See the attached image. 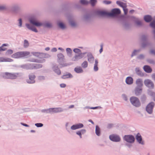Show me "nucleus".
I'll return each mask as SVG.
<instances>
[{"mask_svg":"<svg viewBox=\"0 0 155 155\" xmlns=\"http://www.w3.org/2000/svg\"><path fill=\"white\" fill-rule=\"evenodd\" d=\"M120 9L114 8L110 12H108L105 11H99L97 13L100 16L113 17L120 14Z\"/></svg>","mask_w":155,"mask_h":155,"instance_id":"nucleus-1","label":"nucleus"},{"mask_svg":"<svg viewBox=\"0 0 155 155\" xmlns=\"http://www.w3.org/2000/svg\"><path fill=\"white\" fill-rule=\"evenodd\" d=\"M30 53L28 51H19L13 54L12 57L15 58H18L26 57Z\"/></svg>","mask_w":155,"mask_h":155,"instance_id":"nucleus-2","label":"nucleus"},{"mask_svg":"<svg viewBox=\"0 0 155 155\" xmlns=\"http://www.w3.org/2000/svg\"><path fill=\"white\" fill-rule=\"evenodd\" d=\"M130 102L134 106L139 107L140 105V103L139 99L137 97H132L130 98Z\"/></svg>","mask_w":155,"mask_h":155,"instance_id":"nucleus-3","label":"nucleus"},{"mask_svg":"<svg viewBox=\"0 0 155 155\" xmlns=\"http://www.w3.org/2000/svg\"><path fill=\"white\" fill-rule=\"evenodd\" d=\"M2 76L6 79H15L17 77V75L15 73L5 72L3 74Z\"/></svg>","mask_w":155,"mask_h":155,"instance_id":"nucleus-4","label":"nucleus"},{"mask_svg":"<svg viewBox=\"0 0 155 155\" xmlns=\"http://www.w3.org/2000/svg\"><path fill=\"white\" fill-rule=\"evenodd\" d=\"M124 139L127 142L130 143H133L135 140L134 137L131 135H125L124 136Z\"/></svg>","mask_w":155,"mask_h":155,"instance_id":"nucleus-5","label":"nucleus"},{"mask_svg":"<svg viewBox=\"0 0 155 155\" xmlns=\"http://www.w3.org/2000/svg\"><path fill=\"white\" fill-rule=\"evenodd\" d=\"M144 82L145 85L147 87L151 88H154V84L150 80L146 79L144 80Z\"/></svg>","mask_w":155,"mask_h":155,"instance_id":"nucleus-6","label":"nucleus"},{"mask_svg":"<svg viewBox=\"0 0 155 155\" xmlns=\"http://www.w3.org/2000/svg\"><path fill=\"white\" fill-rule=\"evenodd\" d=\"M154 105V103L153 102H151L146 107V110L148 113L149 114L152 113Z\"/></svg>","mask_w":155,"mask_h":155,"instance_id":"nucleus-7","label":"nucleus"},{"mask_svg":"<svg viewBox=\"0 0 155 155\" xmlns=\"http://www.w3.org/2000/svg\"><path fill=\"white\" fill-rule=\"evenodd\" d=\"M48 113H57L62 111V109L61 108H50L47 110Z\"/></svg>","mask_w":155,"mask_h":155,"instance_id":"nucleus-8","label":"nucleus"},{"mask_svg":"<svg viewBox=\"0 0 155 155\" xmlns=\"http://www.w3.org/2000/svg\"><path fill=\"white\" fill-rule=\"evenodd\" d=\"M29 21L31 23L37 27L43 25L42 23L38 21L34 18H31Z\"/></svg>","mask_w":155,"mask_h":155,"instance_id":"nucleus-9","label":"nucleus"},{"mask_svg":"<svg viewBox=\"0 0 155 155\" xmlns=\"http://www.w3.org/2000/svg\"><path fill=\"white\" fill-rule=\"evenodd\" d=\"M109 138L111 140L115 142L119 141L120 140V137L118 136L114 135L110 136Z\"/></svg>","mask_w":155,"mask_h":155,"instance_id":"nucleus-10","label":"nucleus"},{"mask_svg":"<svg viewBox=\"0 0 155 155\" xmlns=\"http://www.w3.org/2000/svg\"><path fill=\"white\" fill-rule=\"evenodd\" d=\"M85 53H80L79 54H76L74 57L72 58L73 61H76L82 58L83 57V55Z\"/></svg>","mask_w":155,"mask_h":155,"instance_id":"nucleus-11","label":"nucleus"},{"mask_svg":"<svg viewBox=\"0 0 155 155\" xmlns=\"http://www.w3.org/2000/svg\"><path fill=\"white\" fill-rule=\"evenodd\" d=\"M142 88L140 87H137L134 90V93L137 96L140 94L142 92Z\"/></svg>","mask_w":155,"mask_h":155,"instance_id":"nucleus-12","label":"nucleus"},{"mask_svg":"<svg viewBox=\"0 0 155 155\" xmlns=\"http://www.w3.org/2000/svg\"><path fill=\"white\" fill-rule=\"evenodd\" d=\"M35 76L34 75L32 74L29 76V79L28 80L27 82L29 83H33L35 82L34 79Z\"/></svg>","mask_w":155,"mask_h":155,"instance_id":"nucleus-13","label":"nucleus"},{"mask_svg":"<svg viewBox=\"0 0 155 155\" xmlns=\"http://www.w3.org/2000/svg\"><path fill=\"white\" fill-rule=\"evenodd\" d=\"M13 61V60L8 58H4L3 57L0 58V62H11Z\"/></svg>","mask_w":155,"mask_h":155,"instance_id":"nucleus-14","label":"nucleus"},{"mask_svg":"<svg viewBox=\"0 0 155 155\" xmlns=\"http://www.w3.org/2000/svg\"><path fill=\"white\" fill-rule=\"evenodd\" d=\"M136 84L138 87H140L142 88L143 85V81L142 80L140 79H137L136 81Z\"/></svg>","mask_w":155,"mask_h":155,"instance_id":"nucleus-15","label":"nucleus"},{"mask_svg":"<svg viewBox=\"0 0 155 155\" xmlns=\"http://www.w3.org/2000/svg\"><path fill=\"white\" fill-rule=\"evenodd\" d=\"M143 69L147 73H150L152 71V69L148 65H145L143 67Z\"/></svg>","mask_w":155,"mask_h":155,"instance_id":"nucleus-16","label":"nucleus"},{"mask_svg":"<svg viewBox=\"0 0 155 155\" xmlns=\"http://www.w3.org/2000/svg\"><path fill=\"white\" fill-rule=\"evenodd\" d=\"M136 137V140L139 143L143 144V142H142V137L139 133H137Z\"/></svg>","mask_w":155,"mask_h":155,"instance_id":"nucleus-17","label":"nucleus"},{"mask_svg":"<svg viewBox=\"0 0 155 155\" xmlns=\"http://www.w3.org/2000/svg\"><path fill=\"white\" fill-rule=\"evenodd\" d=\"M26 25L27 27L29 29L31 30L32 31H34L35 32H38V31L36 28L32 26H30L29 24H26Z\"/></svg>","mask_w":155,"mask_h":155,"instance_id":"nucleus-18","label":"nucleus"},{"mask_svg":"<svg viewBox=\"0 0 155 155\" xmlns=\"http://www.w3.org/2000/svg\"><path fill=\"white\" fill-rule=\"evenodd\" d=\"M87 56L88 58L87 60L89 62H91L94 60V57L90 53H88Z\"/></svg>","mask_w":155,"mask_h":155,"instance_id":"nucleus-19","label":"nucleus"},{"mask_svg":"<svg viewBox=\"0 0 155 155\" xmlns=\"http://www.w3.org/2000/svg\"><path fill=\"white\" fill-rule=\"evenodd\" d=\"M126 82L127 84H131L133 83V78L131 77H128L126 79Z\"/></svg>","mask_w":155,"mask_h":155,"instance_id":"nucleus-20","label":"nucleus"},{"mask_svg":"<svg viewBox=\"0 0 155 155\" xmlns=\"http://www.w3.org/2000/svg\"><path fill=\"white\" fill-rule=\"evenodd\" d=\"M98 63L97 59H96L95 60V63L94 67V70L95 71H97L98 70Z\"/></svg>","mask_w":155,"mask_h":155,"instance_id":"nucleus-21","label":"nucleus"},{"mask_svg":"<svg viewBox=\"0 0 155 155\" xmlns=\"http://www.w3.org/2000/svg\"><path fill=\"white\" fill-rule=\"evenodd\" d=\"M31 54L34 56L40 58H41L42 54L38 52H33Z\"/></svg>","mask_w":155,"mask_h":155,"instance_id":"nucleus-22","label":"nucleus"},{"mask_svg":"<svg viewBox=\"0 0 155 155\" xmlns=\"http://www.w3.org/2000/svg\"><path fill=\"white\" fill-rule=\"evenodd\" d=\"M144 20L147 22H150L152 20L151 17L149 15L145 16L144 18Z\"/></svg>","mask_w":155,"mask_h":155,"instance_id":"nucleus-23","label":"nucleus"},{"mask_svg":"<svg viewBox=\"0 0 155 155\" xmlns=\"http://www.w3.org/2000/svg\"><path fill=\"white\" fill-rule=\"evenodd\" d=\"M74 70L76 72L78 73H82L83 71L81 67H80L75 68Z\"/></svg>","mask_w":155,"mask_h":155,"instance_id":"nucleus-24","label":"nucleus"},{"mask_svg":"<svg viewBox=\"0 0 155 155\" xmlns=\"http://www.w3.org/2000/svg\"><path fill=\"white\" fill-rule=\"evenodd\" d=\"M117 4L120 6L122 7L123 8L124 7H126V5L125 3L119 1H117L116 2Z\"/></svg>","mask_w":155,"mask_h":155,"instance_id":"nucleus-25","label":"nucleus"},{"mask_svg":"<svg viewBox=\"0 0 155 155\" xmlns=\"http://www.w3.org/2000/svg\"><path fill=\"white\" fill-rule=\"evenodd\" d=\"M72 75L71 74L68 73L62 76V78L63 79H66L69 78H72Z\"/></svg>","mask_w":155,"mask_h":155,"instance_id":"nucleus-26","label":"nucleus"},{"mask_svg":"<svg viewBox=\"0 0 155 155\" xmlns=\"http://www.w3.org/2000/svg\"><path fill=\"white\" fill-rule=\"evenodd\" d=\"M95 133L96 134L99 136L100 134V129L99 127L98 126H96Z\"/></svg>","mask_w":155,"mask_h":155,"instance_id":"nucleus-27","label":"nucleus"},{"mask_svg":"<svg viewBox=\"0 0 155 155\" xmlns=\"http://www.w3.org/2000/svg\"><path fill=\"white\" fill-rule=\"evenodd\" d=\"M148 94L153 97V100L155 101V93L151 91H150L148 92Z\"/></svg>","mask_w":155,"mask_h":155,"instance_id":"nucleus-28","label":"nucleus"},{"mask_svg":"<svg viewBox=\"0 0 155 155\" xmlns=\"http://www.w3.org/2000/svg\"><path fill=\"white\" fill-rule=\"evenodd\" d=\"M82 67L83 68H86L87 67L88 63L86 61H84L81 64Z\"/></svg>","mask_w":155,"mask_h":155,"instance_id":"nucleus-29","label":"nucleus"},{"mask_svg":"<svg viewBox=\"0 0 155 155\" xmlns=\"http://www.w3.org/2000/svg\"><path fill=\"white\" fill-rule=\"evenodd\" d=\"M58 57L59 60L63 59L64 58V56L61 53H60L58 54Z\"/></svg>","mask_w":155,"mask_h":155,"instance_id":"nucleus-30","label":"nucleus"},{"mask_svg":"<svg viewBox=\"0 0 155 155\" xmlns=\"http://www.w3.org/2000/svg\"><path fill=\"white\" fill-rule=\"evenodd\" d=\"M59 26L62 29H64L65 28V25L62 22L59 23L58 24Z\"/></svg>","mask_w":155,"mask_h":155,"instance_id":"nucleus-31","label":"nucleus"},{"mask_svg":"<svg viewBox=\"0 0 155 155\" xmlns=\"http://www.w3.org/2000/svg\"><path fill=\"white\" fill-rule=\"evenodd\" d=\"M24 47L26 48L29 46V43L28 41L26 40H25L24 41Z\"/></svg>","mask_w":155,"mask_h":155,"instance_id":"nucleus-32","label":"nucleus"},{"mask_svg":"<svg viewBox=\"0 0 155 155\" xmlns=\"http://www.w3.org/2000/svg\"><path fill=\"white\" fill-rule=\"evenodd\" d=\"M80 2L81 4L84 5H87L89 3L86 0H81Z\"/></svg>","mask_w":155,"mask_h":155,"instance_id":"nucleus-33","label":"nucleus"},{"mask_svg":"<svg viewBox=\"0 0 155 155\" xmlns=\"http://www.w3.org/2000/svg\"><path fill=\"white\" fill-rule=\"evenodd\" d=\"M73 51L74 52L77 53H78V54H79L80 53H81V50L78 48L74 49L73 50Z\"/></svg>","mask_w":155,"mask_h":155,"instance_id":"nucleus-34","label":"nucleus"},{"mask_svg":"<svg viewBox=\"0 0 155 155\" xmlns=\"http://www.w3.org/2000/svg\"><path fill=\"white\" fill-rule=\"evenodd\" d=\"M97 2L96 0H90V3L91 5L94 6L95 5V4Z\"/></svg>","mask_w":155,"mask_h":155,"instance_id":"nucleus-35","label":"nucleus"},{"mask_svg":"<svg viewBox=\"0 0 155 155\" xmlns=\"http://www.w3.org/2000/svg\"><path fill=\"white\" fill-rule=\"evenodd\" d=\"M77 129H79L82 127H83V125L82 124H76Z\"/></svg>","mask_w":155,"mask_h":155,"instance_id":"nucleus-36","label":"nucleus"},{"mask_svg":"<svg viewBox=\"0 0 155 155\" xmlns=\"http://www.w3.org/2000/svg\"><path fill=\"white\" fill-rule=\"evenodd\" d=\"M13 53V51L12 50L9 49L6 52V54H12Z\"/></svg>","mask_w":155,"mask_h":155,"instance_id":"nucleus-37","label":"nucleus"},{"mask_svg":"<svg viewBox=\"0 0 155 155\" xmlns=\"http://www.w3.org/2000/svg\"><path fill=\"white\" fill-rule=\"evenodd\" d=\"M150 26L153 28H155V21H153L150 24Z\"/></svg>","mask_w":155,"mask_h":155,"instance_id":"nucleus-38","label":"nucleus"},{"mask_svg":"<svg viewBox=\"0 0 155 155\" xmlns=\"http://www.w3.org/2000/svg\"><path fill=\"white\" fill-rule=\"evenodd\" d=\"M70 23L72 27L75 26L76 25V23L73 21H70Z\"/></svg>","mask_w":155,"mask_h":155,"instance_id":"nucleus-39","label":"nucleus"},{"mask_svg":"<svg viewBox=\"0 0 155 155\" xmlns=\"http://www.w3.org/2000/svg\"><path fill=\"white\" fill-rule=\"evenodd\" d=\"M103 2L106 4H109L111 3V2L110 1L104 0L103 1Z\"/></svg>","mask_w":155,"mask_h":155,"instance_id":"nucleus-40","label":"nucleus"},{"mask_svg":"<svg viewBox=\"0 0 155 155\" xmlns=\"http://www.w3.org/2000/svg\"><path fill=\"white\" fill-rule=\"evenodd\" d=\"M35 125L37 127H41L43 126V124L41 123H36L35 124Z\"/></svg>","mask_w":155,"mask_h":155,"instance_id":"nucleus-41","label":"nucleus"},{"mask_svg":"<svg viewBox=\"0 0 155 155\" xmlns=\"http://www.w3.org/2000/svg\"><path fill=\"white\" fill-rule=\"evenodd\" d=\"M123 9L124 12V14L126 15L128 12L127 9L126 8V7H124L123 8Z\"/></svg>","mask_w":155,"mask_h":155,"instance_id":"nucleus-42","label":"nucleus"},{"mask_svg":"<svg viewBox=\"0 0 155 155\" xmlns=\"http://www.w3.org/2000/svg\"><path fill=\"white\" fill-rule=\"evenodd\" d=\"M71 129L73 130H76L77 129L76 125H74L71 127Z\"/></svg>","mask_w":155,"mask_h":155,"instance_id":"nucleus-43","label":"nucleus"},{"mask_svg":"<svg viewBox=\"0 0 155 155\" xmlns=\"http://www.w3.org/2000/svg\"><path fill=\"white\" fill-rule=\"evenodd\" d=\"M66 51L67 53H71V50L70 48H67L66 49Z\"/></svg>","mask_w":155,"mask_h":155,"instance_id":"nucleus-44","label":"nucleus"},{"mask_svg":"<svg viewBox=\"0 0 155 155\" xmlns=\"http://www.w3.org/2000/svg\"><path fill=\"white\" fill-rule=\"evenodd\" d=\"M55 72L58 74L60 75L61 74V72L60 70L59 69H58L55 71Z\"/></svg>","mask_w":155,"mask_h":155,"instance_id":"nucleus-45","label":"nucleus"},{"mask_svg":"<svg viewBox=\"0 0 155 155\" xmlns=\"http://www.w3.org/2000/svg\"><path fill=\"white\" fill-rule=\"evenodd\" d=\"M3 46H2L0 47V51H5L6 49V48H3Z\"/></svg>","mask_w":155,"mask_h":155,"instance_id":"nucleus-46","label":"nucleus"},{"mask_svg":"<svg viewBox=\"0 0 155 155\" xmlns=\"http://www.w3.org/2000/svg\"><path fill=\"white\" fill-rule=\"evenodd\" d=\"M45 26L47 27H50L51 26V25L50 23H47L45 24Z\"/></svg>","mask_w":155,"mask_h":155,"instance_id":"nucleus-47","label":"nucleus"},{"mask_svg":"<svg viewBox=\"0 0 155 155\" xmlns=\"http://www.w3.org/2000/svg\"><path fill=\"white\" fill-rule=\"evenodd\" d=\"M60 86L61 87L64 88L66 87V85L65 84H60Z\"/></svg>","mask_w":155,"mask_h":155,"instance_id":"nucleus-48","label":"nucleus"},{"mask_svg":"<svg viewBox=\"0 0 155 155\" xmlns=\"http://www.w3.org/2000/svg\"><path fill=\"white\" fill-rule=\"evenodd\" d=\"M77 134L79 135L80 138H81V131H78L77 132Z\"/></svg>","mask_w":155,"mask_h":155,"instance_id":"nucleus-49","label":"nucleus"},{"mask_svg":"<svg viewBox=\"0 0 155 155\" xmlns=\"http://www.w3.org/2000/svg\"><path fill=\"white\" fill-rule=\"evenodd\" d=\"M101 48L100 50V53L103 51V45L102 44L101 45Z\"/></svg>","mask_w":155,"mask_h":155,"instance_id":"nucleus-50","label":"nucleus"},{"mask_svg":"<svg viewBox=\"0 0 155 155\" xmlns=\"http://www.w3.org/2000/svg\"><path fill=\"white\" fill-rule=\"evenodd\" d=\"M141 21H138L136 22V23L138 25H140L141 24Z\"/></svg>","mask_w":155,"mask_h":155,"instance_id":"nucleus-51","label":"nucleus"},{"mask_svg":"<svg viewBox=\"0 0 155 155\" xmlns=\"http://www.w3.org/2000/svg\"><path fill=\"white\" fill-rule=\"evenodd\" d=\"M19 26L20 27H21L22 25V20L21 19H20L19 20Z\"/></svg>","mask_w":155,"mask_h":155,"instance_id":"nucleus-52","label":"nucleus"},{"mask_svg":"<svg viewBox=\"0 0 155 155\" xmlns=\"http://www.w3.org/2000/svg\"><path fill=\"white\" fill-rule=\"evenodd\" d=\"M5 7L4 6H0V10H3L5 9Z\"/></svg>","mask_w":155,"mask_h":155,"instance_id":"nucleus-53","label":"nucleus"},{"mask_svg":"<svg viewBox=\"0 0 155 155\" xmlns=\"http://www.w3.org/2000/svg\"><path fill=\"white\" fill-rule=\"evenodd\" d=\"M31 61L35 62H39V61L37 59H33L31 60Z\"/></svg>","mask_w":155,"mask_h":155,"instance_id":"nucleus-54","label":"nucleus"},{"mask_svg":"<svg viewBox=\"0 0 155 155\" xmlns=\"http://www.w3.org/2000/svg\"><path fill=\"white\" fill-rule=\"evenodd\" d=\"M150 52L151 54H155V50H151L150 51Z\"/></svg>","mask_w":155,"mask_h":155,"instance_id":"nucleus-55","label":"nucleus"},{"mask_svg":"<svg viewBox=\"0 0 155 155\" xmlns=\"http://www.w3.org/2000/svg\"><path fill=\"white\" fill-rule=\"evenodd\" d=\"M51 51L53 52H56L57 51V49L56 48H53L52 49Z\"/></svg>","mask_w":155,"mask_h":155,"instance_id":"nucleus-56","label":"nucleus"},{"mask_svg":"<svg viewBox=\"0 0 155 155\" xmlns=\"http://www.w3.org/2000/svg\"><path fill=\"white\" fill-rule=\"evenodd\" d=\"M137 51H138L134 50L133 53L131 55V56L133 57V56L134 55H135V53Z\"/></svg>","mask_w":155,"mask_h":155,"instance_id":"nucleus-57","label":"nucleus"},{"mask_svg":"<svg viewBox=\"0 0 155 155\" xmlns=\"http://www.w3.org/2000/svg\"><path fill=\"white\" fill-rule=\"evenodd\" d=\"M144 57L143 55H140L138 57V58L140 59H141L143 58Z\"/></svg>","mask_w":155,"mask_h":155,"instance_id":"nucleus-58","label":"nucleus"},{"mask_svg":"<svg viewBox=\"0 0 155 155\" xmlns=\"http://www.w3.org/2000/svg\"><path fill=\"white\" fill-rule=\"evenodd\" d=\"M21 124L22 125H23V126H25L26 127H29V126L27 124H25L21 123Z\"/></svg>","mask_w":155,"mask_h":155,"instance_id":"nucleus-59","label":"nucleus"},{"mask_svg":"<svg viewBox=\"0 0 155 155\" xmlns=\"http://www.w3.org/2000/svg\"><path fill=\"white\" fill-rule=\"evenodd\" d=\"M74 107V105H71L69 106V108H73Z\"/></svg>","mask_w":155,"mask_h":155,"instance_id":"nucleus-60","label":"nucleus"},{"mask_svg":"<svg viewBox=\"0 0 155 155\" xmlns=\"http://www.w3.org/2000/svg\"><path fill=\"white\" fill-rule=\"evenodd\" d=\"M152 77L153 79L155 80V74H153L152 75Z\"/></svg>","mask_w":155,"mask_h":155,"instance_id":"nucleus-61","label":"nucleus"},{"mask_svg":"<svg viewBox=\"0 0 155 155\" xmlns=\"http://www.w3.org/2000/svg\"><path fill=\"white\" fill-rule=\"evenodd\" d=\"M2 46H8V44H4L2 45Z\"/></svg>","mask_w":155,"mask_h":155,"instance_id":"nucleus-62","label":"nucleus"},{"mask_svg":"<svg viewBox=\"0 0 155 155\" xmlns=\"http://www.w3.org/2000/svg\"><path fill=\"white\" fill-rule=\"evenodd\" d=\"M88 121H89L91 122L92 124H94V123L92 120H89Z\"/></svg>","mask_w":155,"mask_h":155,"instance_id":"nucleus-63","label":"nucleus"},{"mask_svg":"<svg viewBox=\"0 0 155 155\" xmlns=\"http://www.w3.org/2000/svg\"><path fill=\"white\" fill-rule=\"evenodd\" d=\"M49 49L50 48L49 47H47L45 48V50L47 51L49 50Z\"/></svg>","mask_w":155,"mask_h":155,"instance_id":"nucleus-64","label":"nucleus"}]
</instances>
